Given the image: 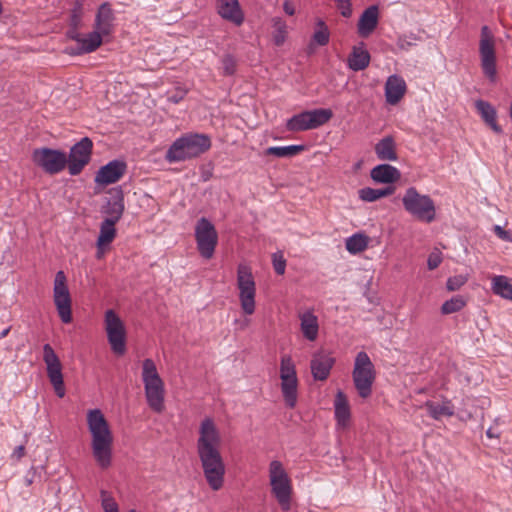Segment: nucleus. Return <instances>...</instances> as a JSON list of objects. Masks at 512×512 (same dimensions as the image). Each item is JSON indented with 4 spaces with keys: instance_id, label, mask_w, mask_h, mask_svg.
I'll return each mask as SVG.
<instances>
[{
    "instance_id": "13",
    "label": "nucleus",
    "mask_w": 512,
    "mask_h": 512,
    "mask_svg": "<svg viewBox=\"0 0 512 512\" xmlns=\"http://www.w3.org/2000/svg\"><path fill=\"white\" fill-rule=\"evenodd\" d=\"M195 240L199 254L205 259H211L218 243V233L212 222L205 217L196 223Z\"/></svg>"
},
{
    "instance_id": "49",
    "label": "nucleus",
    "mask_w": 512,
    "mask_h": 512,
    "mask_svg": "<svg viewBox=\"0 0 512 512\" xmlns=\"http://www.w3.org/2000/svg\"><path fill=\"white\" fill-rule=\"evenodd\" d=\"M79 29L80 28L71 27L67 32L68 37L77 42V46L80 45L81 39L83 37V35L79 32Z\"/></svg>"
},
{
    "instance_id": "57",
    "label": "nucleus",
    "mask_w": 512,
    "mask_h": 512,
    "mask_svg": "<svg viewBox=\"0 0 512 512\" xmlns=\"http://www.w3.org/2000/svg\"><path fill=\"white\" fill-rule=\"evenodd\" d=\"M398 44L401 48L404 47V41L402 39H399Z\"/></svg>"
},
{
    "instance_id": "33",
    "label": "nucleus",
    "mask_w": 512,
    "mask_h": 512,
    "mask_svg": "<svg viewBox=\"0 0 512 512\" xmlns=\"http://www.w3.org/2000/svg\"><path fill=\"white\" fill-rule=\"evenodd\" d=\"M116 222L104 219L100 225V232L97 239V249H102L109 245L116 236Z\"/></svg>"
},
{
    "instance_id": "25",
    "label": "nucleus",
    "mask_w": 512,
    "mask_h": 512,
    "mask_svg": "<svg viewBox=\"0 0 512 512\" xmlns=\"http://www.w3.org/2000/svg\"><path fill=\"white\" fill-rule=\"evenodd\" d=\"M370 176L377 183L388 184L398 181L401 173L397 168L389 164H380L371 170Z\"/></svg>"
},
{
    "instance_id": "47",
    "label": "nucleus",
    "mask_w": 512,
    "mask_h": 512,
    "mask_svg": "<svg viewBox=\"0 0 512 512\" xmlns=\"http://www.w3.org/2000/svg\"><path fill=\"white\" fill-rule=\"evenodd\" d=\"M275 26L277 28L276 30V33L274 35V42L277 46H280L284 43L285 41V36H286V26L283 22H281L280 20H278L276 23H275Z\"/></svg>"
},
{
    "instance_id": "40",
    "label": "nucleus",
    "mask_w": 512,
    "mask_h": 512,
    "mask_svg": "<svg viewBox=\"0 0 512 512\" xmlns=\"http://www.w3.org/2000/svg\"><path fill=\"white\" fill-rule=\"evenodd\" d=\"M297 377L295 364L289 355H284L280 363V379Z\"/></svg>"
},
{
    "instance_id": "11",
    "label": "nucleus",
    "mask_w": 512,
    "mask_h": 512,
    "mask_svg": "<svg viewBox=\"0 0 512 512\" xmlns=\"http://www.w3.org/2000/svg\"><path fill=\"white\" fill-rule=\"evenodd\" d=\"M479 54L484 75L495 82L497 76L495 38L488 26L481 28Z\"/></svg>"
},
{
    "instance_id": "27",
    "label": "nucleus",
    "mask_w": 512,
    "mask_h": 512,
    "mask_svg": "<svg viewBox=\"0 0 512 512\" xmlns=\"http://www.w3.org/2000/svg\"><path fill=\"white\" fill-rule=\"evenodd\" d=\"M375 153L377 157L382 161H396V144L392 136H386L382 138L375 145Z\"/></svg>"
},
{
    "instance_id": "30",
    "label": "nucleus",
    "mask_w": 512,
    "mask_h": 512,
    "mask_svg": "<svg viewBox=\"0 0 512 512\" xmlns=\"http://www.w3.org/2000/svg\"><path fill=\"white\" fill-rule=\"evenodd\" d=\"M297 388V377L285 378L284 380H281L282 395L286 405L290 408H294L297 403Z\"/></svg>"
},
{
    "instance_id": "22",
    "label": "nucleus",
    "mask_w": 512,
    "mask_h": 512,
    "mask_svg": "<svg viewBox=\"0 0 512 512\" xmlns=\"http://www.w3.org/2000/svg\"><path fill=\"white\" fill-rule=\"evenodd\" d=\"M106 37L96 29L87 35L83 36L79 46L71 48L68 53L71 55H81L94 52L103 43V38Z\"/></svg>"
},
{
    "instance_id": "46",
    "label": "nucleus",
    "mask_w": 512,
    "mask_h": 512,
    "mask_svg": "<svg viewBox=\"0 0 512 512\" xmlns=\"http://www.w3.org/2000/svg\"><path fill=\"white\" fill-rule=\"evenodd\" d=\"M223 73L233 75L236 70V61L231 55H225L222 59Z\"/></svg>"
},
{
    "instance_id": "48",
    "label": "nucleus",
    "mask_w": 512,
    "mask_h": 512,
    "mask_svg": "<svg viewBox=\"0 0 512 512\" xmlns=\"http://www.w3.org/2000/svg\"><path fill=\"white\" fill-rule=\"evenodd\" d=\"M338 8L344 17H350L352 14L351 3L349 0H336Z\"/></svg>"
},
{
    "instance_id": "58",
    "label": "nucleus",
    "mask_w": 512,
    "mask_h": 512,
    "mask_svg": "<svg viewBox=\"0 0 512 512\" xmlns=\"http://www.w3.org/2000/svg\"><path fill=\"white\" fill-rule=\"evenodd\" d=\"M129 512H137V511H136V510H134V509H131Z\"/></svg>"
},
{
    "instance_id": "28",
    "label": "nucleus",
    "mask_w": 512,
    "mask_h": 512,
    "mask_svg": "<svg viewBox=\"0 0 512 512\" xmlns=\"http://www.w3.org/2000/svg\"><path fill=\"white\" fill-rule=\"evenodd\" d=\"M335 417L339 425L346 426L350 419V407L346 395L338 391L334 401Z\"/></svg>"
},
{
    "instance_id": "7",
    "label": "nucleus",
    "mask_w": 512,
    "mask_h": 512,
    "mask_svg": "<svg viewBox=\"0 0 512 512\" xmlns=\"http://www.w3.org/2000/svg\"><path fill=\"white\" fill-rule=\"evenodd\" d=\"M269 480L272 493L282 510L288 511L290 509L292 486L290 478L280 461L273 460L270 462Z\"/></svg>"
},
{
    "instance_id": "1",
    "label": "nucleus",
    "mask_w": 512,
    "mask_h": 512,
    "mask_svg": "<svg viewBox=\"0 0 512 512\" xmlns=\"http://www.w3.org/2000/svg\"><path fill=\"white\" fill-rule=\"evenodd\" d=\"M199 436L196 442L204 478L213 491H219L224 486L226 466L221 454L222 438L214 420L210 417L203 419L199 426Z\"/></svg>"
},
{
    "instance_id": "17",
    "label": "nucleus",
    "mask_w": 512,
    "mask_h": 512,
    "mask_svg": "<svg viewBox=\"0 0 512 512\" xmlns=\"http://www.w3.org/2000/svg\"><path fill=\"white\" fill-rule=\"evenodd\" d=\"M126 164L114 160L101 167L95 176V182L101 185H109L117 182L125 173Z\"/></svg>"
},
{
    "instance_id": "6",
    "label": "nucleus",
    "mask_w": 512,
    "mask_h": 512,
    "mask_svg": "<svg viewBox=\"0 0 512 512\" xmlns=\"http://www.w3.org/2000/svg\"><path fill=\"white\" fill-rule=\"evenodd\" d=\"M352 378L359 396L363 399L370 397L376 371L370 357L364 351L359 352L355 357Z\"/></svg>"
},
{
    "instance_id": "3",
    "label": "nucleus",
    "mask_w": 512,
    "mask_h": 512,
    "mask_svg": "<svg viewBox=\"0 0 512 512\" xmlns=\"http://www.w3.org/2000/svg\"><path fill=\"white\" fill-rule=\"evenodd\" d=\"M142 381L148 406L152 411L162 413L165 409V386L152 359H145L142 363Z\"/></svg>"
},
{
    "instance_id": "23",
    "label": "nucleus",
    "mask_w": 512,
    "mask_h": 512,
    "mask_svg": "<svg viewBox=\"0 0 512 512\" xmlns=\"http://www.w3.org/2000/svg\"><path fill=\"white\" fill-rule=\"evenodd\" d=\"M378 16V7L375 5L364 10L358 22V34L361 37L366 38L375 30L378 24Z\"/></svg>"
},
{
    "instance_id": "10",
    "label": "nucleus",
    "mask_w": 512,
    "mask_h": 512,
    "mask_svg": "<svg viewBox=\"0 0 512 512\" xmlns=\"http://www.w3.org/2000/svg\"><path fill=\"white\" fill-rule=\"evenodd\" d=\"M53 302L61 321L65 324L71 323L72 298L67 284V277L62 270L58 271L54 278Z\"/></svg>"
},
{
    "instance_id": "35",
    "label": "nucleus",
    "mask_w": 512,
    "mask_h": 512,
    "mask_svg": "<svg viewBox=\"0 0 512 512\" xmlns=\"http://www.w3.org/2000/svg\"><path fill=\"white\" fill-rule=\"evenodd\" d=\"M301 330L308 340L314 341L318 334V321L316 316L311 313L304 314L301 317Z\"/></svg>"
},
{
    "instance_id": "15",
    "label": "nucleus",
    "mask_w": 512,
    "mask_h": 512,
    "mask_svg": "<svg viewBox=\"0 0 512 512\" xmlns=\"http://www.w3.org/2000/svg\"><path fill=\"white\" fill-rule=\"evenodd\" d=\"M93 142L89 137L82 138L74 144L67 155V167L72 176L79 175L91 160Z\"/></svg>"
},
{
    "instance_id": "52",
    "label": "nucleus",
    "mask_w": 512,
    "mask_h": 512,
    "mask_svg": "<svg viewBox=\"0 0 512 512\" xmlns=\"http://www.w3.org/2000/svg\"><path fill=\"white\" fill-rule=\"evenodd\" d=\"M283 9L290 16L294 15L295 13V8L290 0H284Z\"/></svg>"
},
{
    "instance_id": "36",
    "label": "nucleus",
    "mask_w": 512,
    "mask_h": 512,
    "mask_svg": "<svg viewBox=\"0 0 512 512\" xmlns=\"http://www.w3.org/2000/svg\"><path fill=\"white\" fill-rule=\"evenodd\" d=\"M304 150L303 145L273 146L264 151L265 155H273L278 158L293 157Z\"/></svg>"
},
{
    "instance_id": "56",
    "label": "nucleus",
    "mask_w": 512,
    "mask_h": 512,
    "mask_svg": "<svg viewBox=\"0 0 512 512\" xmlns=\"http://www.w3.org/2000/svg\"><path fill=\"white\" fill-rule=\"evenodd\" d=\"M102 255H103V248L100 249V250L98 249V251H97V258L100 259L102 257Z\"/></svg>"
},
{
    "instance_id": "44",
    "label": "nucleus",
    "mask_w": 512,
    "mask_h": 512,
    "mask_svg": "<svg viewBox=\"0 0 512 512\" xmlns=\"http://www.w3.org/2000/svg\"><path fill=\"white\" fill-rule=\"evenodd\" d=\"M467 282V277L463 275H457L448 278L446 282V288L448 291H457Z\"/></svg>"
},
{
    "instance_id": "12",
    "label": "nucleus",
    "mask_w": 512,
    "mask_h": 512,
    "mask_svg": "<svg viewBox=\"0 0 512 512\" xmlns=\"http://www.w3.org/2000/svg\"><path fill=\"white\" fill-rule=\"evenodd\" d=\"M33 163L45 173L55 175L66 168L67 154L64 151L48 147L37 148L32 153Z\"/></svg>"
},
{
    "instance_id": "20",
    "label": "nucleus",
    "mask_w": 512,
    "mask_h": 512,
    "mask_svg": "<svg viewBox=\"0 0 512 512\" xmlns=\"http://www.w3.org/2000/svg\"><path fill=\"white\" fill-rule=\"evenodd\" d=\"M115 14L108 2L102 3L96 13L94 29L105 35H111L114 29Z\"/></svg>"
},
{
    "instance_id": "42",
    "label": "nucleus",
    "mask_w": 512,
    "mask_h": 512,
    "mask_svg": "<svg viewBox=\"0 0 512 512\" xmlns=\"http://www.w3.org/2000/svg\"><path fill=\"white\" fill-rule=\"evenodd\" d=\"M101 503L104 512H116L118 510V505L113 499V497L105 490L101 491Z\"/></svg>"
},
{
    "instance_id": "41",
    "label": "nucleus",
    "mask_w": 512,
    "mask_h": 512,
    "mask_svg": "<svg viewBox=\"0 0 512 512\" xmlns=\"http://www.w3.org/2000/svg\"><path fill=\"white\" fill-rule=\"evenodd\" d=\"M83 17V4L80 1H76L70 15V26L81 28Z\"/></svg>"
},
{
    "instance_id": "24",
    "label": "nucleus",
    "mask_w": 512,
    "mask_h": 512,
    "mask_svg": "<svg viewBox=\"0 0 512 512\" xmlns=\"http://www.w3.org/2000/svg\"><path fill=\"white\" fill-rule=\"evenodd\" d=\"M124 212V196L121 191L114 193L102 207V213L107 215L106 220L118 222Z\"/></svg>"
},
{
    "instance_id": "34",
    "label": "nucleus",
    "mask_w": 512,
    "mask_h": 512,
    "mask_svg": "<svg viewBox=\"0 0 512 512\" xmlns=\"http://www.w3.org/2000/svg\"><path fill=\"white\" fill-rule=\"evenodd\" d=\"M394 191L395 188L391 186L381 189L365 187L358 191V196L364 202H374L380 198L392 195Z\"/></svg>"
},
{
    "instance_id": "9",
    "label": "nucleus",
    "mask_w": 512,
    "mask_h": 512,
    "mask_svg": "<svg viewBox=\"0 0 512 512\" xmlns=\"http://www.w3.org/2000/svg\"><path fill=\"white\" fill-rule=\"evenodd\" d=\"M237 288L243 312L251 315L255 311L256 285L251 268L246 264L237 267Z\"/></svg>"
},
{
    "instance_id": "4",
    "label": "nucleus",
    "mask_w": 512,
    "mask_h": 512,
    "mask_svg": "<svg viewBox=\"0 0 512 512\" xmlns=\"http://www.w3.org/2000/svg\"><path fill=\"white\" fill-rule=\"evenodd\" d=\"M211 147V140L204 134H188L177 139L166 153L168 162H179L197 157Z\"/></svg>"
},
{
    "instance_id": "43",
    "label": "nucleus",
    "mask_w": 512,
    "mask_h": 512,
    "mask_svg": "<svg viewBox=\"0 0 512 512\" xmlns=\"http://www.w3.org/2000/svg\"><path fill=\"white\" fill-rule=\"evenodd\" d=\"M272 264L278 275H283L286 269V260L282 252H276L272 255Z\"/></svg>"
},
{
    "instance_id": "51",
    "label": "nucleus",
    "mask_w": 512,
    "mask_h": 512,
    "mask_svg": "<svg viewBox=\"0 0 512 512\" xmlns=\"http://www.w3.org/2000/svg\"><path fill=\"white\" fill-rule=\"evenodd\" d=\"M185 94V90H178L175 94L169 96V101L173 103H178L184 98Z\"/></svg>"
},
{
    "instance_id": "26",
    "label": "nucleus",
    "mask_w": 512,
    "mask_h": 512,
    "mask_svg": "<svg viewBox=\"0 0 512 512\" xmlns=\"http://www.w3.org/2000/svg\"><path fill=\"white\" fill-rule=\"evenodd\" d=\"M475 107L480 113L482 119L488 124L491 129L496 133H501L502 129L496 122L497 112L495 108L487 101L477 100Z\"/></svg>"
},
{
    "instance_id": "55",
    "label": "nucleus",
    "mask_w": 512,
    "mask_h": 512,
    "mask_svg": "<svg viewBox=\"0 0 512 512\" xmlns=\"http://www.w3.org/2000/svg\"><path fill=\"white\" fill-rule=\"evenodd\" d=\"M9 331H10V328H7V329L3 330V331L0 333V339H2V338H4V337H6V336L8 335V333H9Z\"/></svg>"
},
{
    "instance_id": "8",
    "label": "nucleus",
    "mask_w": 512,
    "mask_h": 512,
    "mask_svg": "<svg viewBox=\"0 0 512 512\" xmlns=\"http://www.w3.org/2000/svg\"><path fill=\"white\" fill-rule=\"evenodd\" d=\"M332 117L333 112L331 109L306 110L289 118L286 122V130L296 133L317 129L329 122Z\"/></svg>"
},
{
    "instance_id": "19",
    "label": "nucleus",
    "mask_w": 512,
    "mask_h": 512,
    "mask_svg": "<svg viewBox=\"0 0 512 512\" xmlns=\"http://www.w3.org/2000/svg\"><path fill=\"white\" fill-rule=\"evenodd\" d=\"M218 14L225 20L240 26L244 22V14L238 0H217Z\"/></svg>"
},
{
    "instance_id": "5",
    "label": "nucleus",
    "mask_w": 512,
    "mask_h": 512,
    "mask_svg": "<svg viewBox=\"0 0 512 512\" xmlns=\"http://www.w3.org/2000/svg\"><path fill=\"white\" fill-rule=\"evenodd\" d=\"M404 209L420 221L430 223L436 216L434 201L429 195L420 194L415 187H409L403 198Z\"/></svg>"
},
{
    "instance_id": "32",
    "label": "nucleus",
    "mask_w": 512,
    "mask_h": 512,
    "mask_svg": "<svg viewBox=\"0 0 512 512\" xmlns=\"http://www.w3.org/2000/svg\"><path fill=\"white\" fill-rule=\"evenodd\" d=\"M491 290L495 295L512 301V283L506 276H494L492 278Z\"/></svg>"
},
{
    "instance_id": "45",
    "label": "nucleus",
    "mask_w": 512,
    "mask_h": 512,
    "mask_svg": "<svg viewBox=\"0 0 512 512\" xmlns=\"http://www.w3.org/2000/svg\"><path fill=\"white\" fill-rule=\"evenodd\" d=\"M442 262V253L435 248L428 256L427 266L429 270L436 269Z\"/></svg>"
},
{
    "instance_id": "18",
    "label": "nucleus",
    "mask_w": 512,
    "mask_h": 512,
    "mask_svg": "<svg viewBox=\"0 0 512 512\" xmlns=\"http://www.w3.org/2000/svg\"><path fill=\"white\" fill-rule=\"evenodd\" d=\"M335 359L326 352L315 353L312 357L310 368L315 380H326L334 365Z\"/></svg>"
},
{
    "instance_id": "37",
    "label": "nucleus",
    "mask_w": 512,
    "mask_h": 512,
    "mask_svg": "<svg viewBox=\"0 0 512 512\" xmlns=\"http://www.w3.org/2000/svg\"><path fill=\"white\" fill-rule=\"evenodd\" d=\"M369 243V237L362 233H356L346 239V249L352 253L357 254L363 252Z\"/></svg>"
},
{
    "instance_id": "54",
    "label": "nucleus",
    "mask_w": 512,
    "mask_h": 512,
    "mask_svg": "<svg viewBox=\"0 0 512 512\" xmlns=\"http://www.w3.org/2000/svg\"><path fill=\"white\" fill-rule=\"evenodd\" d=\"M486 435L489 437V438H497L498 435L497 434H494L493 431H492V428H489L487 431H486Z\"/></svg>"
},
{
    "instance_id": "50",
    "label": "nucleus",
    "mask_w": 512,
    "mask_h": 512,
    "mask_svg": "<svg viewBox=\"0 0 512 512\" xmlns=\"http://www.w3.org/2000/svg\"><path fill=\"white\" fill-rule=\"evenodd\" d=\"M494 232L502 240H506V241H510L511 240L510 233L508 231L504 230L499 225H495L494 226Z\"/></svg>"
},
{
    "instance_id": "53",
    "label": "nucleus",
    "mask_w": 512,
    "mask_h": 512,
    "mask_svg": "<svg viewBox=\"0 0 512 512\" xmlns=\"http://www.w3.org/2000/svg\"><path fill=\"white\" fill-rule=\"evenodd\" d=\"M25 455V447L24 445H19L14 449L13 456L18 460L21 459Z\"/></svg>"
},
{
    "instance_id": "14",
    "label": "nucleus",
    "mask_w": 512,
    "mask_h": 512,
    "mask_svg": "<svg viewBox=\"0 0 512 512\" xmlns=\"http://www.w3.org/2000/svg\"><path fill=\"white\" fill-rule=\"evenodd\" d=\"M105 330L111 349L115 354L123 355L126 351V331L120 317L114 310L105 312Z\"/></svg>"
},
{
    "instance_id": "39",
    "label": "nucleus",
    "mask_w": 512,
    "mask_h": 512,
    "mask_svg": "<svg viewBox=\"0 0 512 512\" xmlns=\"http://www.w3.org/2000/svg\"><path fill=\"white\" fill-rule=\"evenodd\" d=\"M466 305L465 299L460 296H454L451 299L445 301L441 306V313L444 315L452 314L460 311Z\"/></svg>"
},
{
    "instance_id": "38",
    "label": "nucleus",
    "mask_w": 512,
    "mask_h": 512,
    "mask_svg": "<svg viewBox=\"0 0 512 512\" xmlns=\"http://www.w3.org/2000/svg\"><path fill=\"white\" fill-rule=\"evenodd\" d=\"M330 32L328 27L321 19L316 22V30L312 36V42L309 44V48L312 49L314 44L319 46H325L329 43Z\"/></svg>"
},
{
    "instance_id": "31",
    "label": "nucleus",
    "mask_w": 512,
    "mask_h": 512,
    "mask_svg": "<svg viewBox=\"0 0 512 512\" xmlns=\"http://www.w3.org/2000/svg\"><path fill=\"white\" fill-rule=\"evenodd\" d=\"M424 407L435 420H440L443 416L451 417L454 415V408L449 400L444 401L442 404L426 401Z\"/></svg>"
},
{
    "instance_id": "2",
    "label": "nucleus",
    "mask_w": 512,
    "mask_h": 512,
    "mask_svg": "<svg viewBox=\"0 0 512 512\" xmlns=\"http://www.w3.org/2000/svg\"><path fill=\"white\" fill-rule=\"evenodd\" d=\"M87 426L91 434L92 455L102 469H107L112 463L113 433L109 423L100 409L87 412Z\"/></svg>"
},
{
    "instance_id": "29",
    "label": "nucleus",
    "mask_w": 512,
    "mask_h": 512,
    "mask_svg": "<svg viewBox=\"0 0 512 512\" xmlns=\"http://www.w3.org/2000/svg\"><path fill=\"white\" fill-rule=\"evenodd\" d=\"M370 63L369 52L362 47H354L349 58L348 66L353 71L364 70Z\"/></svg>"
},
{
    "instance_id": "21",
    "label": "nucleus",
    "mask_w": 512,
    "mask_h": 512,
    "mask_svg": "<svg viewBox=\"0 0 512 512\" xmlns=\"http://www.w3.org/2000/svg\"><path fill=\"white\" fill-rule=\"evenodd\" d=\"M407 86L404 79L398 75H391L385 83L386 102L391 105L397 104L404 96Z\"/></svg>"
},
{
    "instance_id": "16",
    "label": "nucleus",
    "mask_w": 512,
    "mask_h": 512,
    "mask_svg": "<svg viewBox=\"0 0 512 512\" xmlns=\"http://www.w3.org/2000/svg\"><path fill=\"white\" fill-rule=\"evenodd\" d=\"M43 360L46 364L47 376L59 398L65 396L62 365L59 357L50 344L43 346Z\"/></svg>"
}]
</instances>
